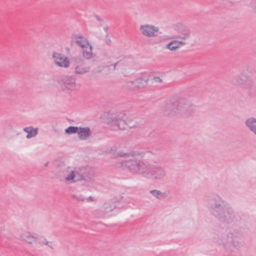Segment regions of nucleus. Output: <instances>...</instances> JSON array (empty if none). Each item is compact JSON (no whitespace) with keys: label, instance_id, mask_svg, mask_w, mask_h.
I'll return each instance as SVG.
<instances>
[{"label":"nucleus","instance_id":"dca6fc26","mask_svg":"<svg viewBox=\"0 0 256 256\" xmlns=\"http://www.w3.org/2000/svg\"><path fill=\"white\" fill-rule=\"evenodd\" d=\"M20 238L27 243L32 244L36 242L37 237L32 236L29 232H24L20 235Z\"/></svg>","mask_w":256,"mask_h":256},{"label":"nucleus","instance_id":"412c9836","mask_svg":"<svg viewBox=\"0 0 256 256\" xmlns=\"http://www.w3.org/2000/svg\"><path fill=\"white\" fill-rule=\"evenodd\" d=\"M177 44L178 42H176V40H172L165 46V48L172 51H176L180 47L179 45H177Z\"/></svg>","mask_w":256,"mask_h":256},{"label":"nucleus","instance_id":"aec40b11","mask_svg":"<svg viewBox=\"0 0 256 256\" xmlns=\"http://www.w3.org/2000/svg\"><path fill=\"white\" fill-rule=\"evenodd\" d=\"M150 193L158 200L164 199L166 196V192H162L161 191L157 190H150Z\"/></svg>","mask_w":256,"mask_h":256},{"label":"nucleus","instance_id":"72a5a7b5","mask_svg":"<svg viewBox=\"0 0 256 256\" xmlns=\"http://www.w3.org/2000/svg\"><path fill=\"white\" fill-rule=\"evenodd\" d=\"M120 62V61L114 63V64H113L112 66H114V70H116V66L119 64Z\"/></svg>","mask_w":256,"mask_h":256},{"label":"nucleus","instance_id":"e433bc0d","mask_svg":"<svg viewBox=\"0 0 256 256\" xmlns=\"http://www.w3.org/2000/svg\"><path fill=\"white\" fill-rule=\"evenodd\" d=\"M47 164H48V163L46 164H45V166H47Z\"/></svg>","mask_w":256,"mask_h":256},{"label":"nucleus","instance_id":"5701e85b","mask_svg":"<svg viewBox=\"0 0 256 256\" xmlns=\"http://www.w3.org/2000/svg\"><path fill=\"white\" fill-rule=\"evenodd\" d=\"M76 44L82 48H84L86 45L89 46V42L84 37H82V38L78 40H76Z\"/></svg>","mask_w":256,"mask_h":256},{"label":"nucleus","instance_id":"2eb2a0df","mask_svg":"<svg viewBox=\"0 0 256 256\" xmlns=\"http://www.w3.org/2000/svg\"><path fill=\"white\" fill-rule=\"evenodd\" d=\"M246 126L256 136V118L251 117L245 121Z\"/></svg>","mask_w":256,"mask_h":256},{"label":"nucleus","instance_id":"9b49d317","mask_svg":"<svg viewBox=\"0 0 256 256\" xmlns=\"http://www.w3.org/2000/svg\"><path fill=\"white\" fill-rule=\"evenodd\" d=\"M52 58L56 65L60 67L68 68L70 66V61L68 58L62 54L54 52Z\"/></svg>","mask_w":256,"mask_h":256},{"label":"nucleus","instance_id":"f8f14e48","mask_svg":"<svg viewBox=\"0 0 256 256\" xmlns=\"http://www.w3.org/2000/svg\"><path fill=\"white\" fill-rule=\"evenodd\" d=\"M141 33L144 36L150 38L154 36V34L157 32L159 28L158 27L150 24L141 25L140 27Z\"/></svg>","mask_w":256,"mask_h":256},{"label":"nucleus","instance_id":"6e6552de","mask_svg":"<svg viewBox=\"0 0 256 256\" xmlns=\"http://www.w3.org/2000/svg\"><path fill=\"white\" fill-rule=\"evenodd\" d=\"M231 82L234 85L245 88H250L252 86L251 79L244 72L233 77Z\"/></svg>","mask_w":256,"mask_h":256},{"label":"nucleus","instance_id":"cd10ccee","mask_svg":"<svg viewBox=\"0 0 256 256\" xmlns=\"http://www.w3.org/2000/svg\"><path fill=\"white\" fill-rule=\"evenodd\" d=\"M83 36L82 35L80 34H74L72 36V38L74 39V42H76V40H78L80 38H82Z\"/></svg>","mask_w":256,"mask_h":256},{"label":"nucleus","instance_id":"0eeeda50","mask_svg":"<svg viewBox=\"0 0 256 256\" xmlns=\"http://www.w3.org/2000/svg\"><path fill=\"white\" fill-rule=\"evenodd\" d=\"M124 116L125 114L123 112L112 114L108 118V124L114 130H124L126 128V125L130 128L134 126L126 123Z\"/></svg>","mask_w":256,"mask_h":256},{"label":"nucleus","instance_id":"b1692460","mask_svg":"<svg viewBox=\"0 0 256 256\" xmlns=\"http://www.w3.org/2000/svg\"><path fill=\"white\" fill-rule=\"evenodd\" d=\"M126 86L132 90L138 89L137 88V84H135V80L133 81L128 82H126Z\"/></svg>","mask_w":256,"mask_h":256},{"label":"nucleus","instance_id":"f704fd0d","mask_svg":"<svg viewBox=\"0 0 256 256\" xmlns=\"http://www.w3.org/2000/svg\"><path fill=\"white\" fill-rule=\"evenodd\" d=\"M104 30L105 31V32L106 33V34H108V26H107L104 27Z\"/></svg>","mask_w":256,"mask_h":256},{"label":"nucleus","instance_id":"f257e3e1","mask_svg":"<svg viewBox=\"0 0 256 256\" xmlns=\"http://www.w3.org/2000/svg\"><path fill=\"white\" fill-rule=\"evenodd\" d=\"M204 202L210 213L218 221L228 224L237 220L238 214L232 206L218 194L212 193L204 198Z\"/></svg>","mask_w":256,"mask_h":256},{"label":"nucleus","instance_id":"473e14b6","mask_svg":"<svg viewBox=\"0 0 256 256\" xmlns=\"http://www.w3.org/2000/svg\"><path fill=\"white\" fill-rule=\"evenodd\" d=\"M176 42H178L177 45H179L180 46V45L184 46L186 44V43L182 41L176 40Z\"/></svg>","mask_w":256,"mask_h":256},{"label":"nucleus","instance_id":"bb28decb","mask_svg":"<svg viewBox=\"0 0 256 256\" xmlns=\"http://www.w3.org/2000/svg\"><path fill=\"white\" fill-rule=\"evenodd\" d=\"M105 43L107 45H110L112 43V41H111L110 39L108 38V34H106V36Z\"/></svg>","mask_w":256,"mask_h":256},{"label":"nucleus","instance_id":"20e7f679","mask_svg":"<svg viewBox=\"0 0 256 256\" xmlns=\"http://www.w3.org/2000/svg\"><path fill=\"white\" fill-rule=\"evenodd\" d=\"M144 152L132 151L128 153H124L123 156L132 157L124 162L123 166L132 173H136L142 176L143 172L146 168L147 162L140 160L136 158H142L144 156Z\"/></svg>","mask_w":256,"mask_h":256},{"label":"nucleus","instance_id":"4468645a","mask_svg":"<svg viewBox=\"0 0 256 256\" xmlns=\"http://www.w3.org/2000/svg\"><path fill=\"white\" fill-rule=\"evenodd\" d=\"M90 130L88 127H79L78 136L80 140H84L88 139L91 136Z\"/></svg>","mask_w":256,"mask_h":256},{"label":"nucleus","instance_id":"6ab92c4d","mask_svg":"<svg viewBox=\"0 0 256 256\" xmlns=\"http://www.w3.org/2000/svg\"><path fill=\"white\" fill-rule=\"evenodd\" d=\"M24 131L28 133V134L26 136L27 138H30L34 137L38 134V128H34L32 126L24 128Z\"/></svg>","mask_w":256,"mask_h":256},{"label":"nucleus","instance_id":"4be33fe9","mask_svg":"<svg viewBox=\"0 0 256 256\" xmlns=\"http://www.w3.org/2000/svg\"><path fill=\"white\" fill-rule=\"evenodd\" d=\"M78 126H70L65 130V133L68 134H78Z\"/></svg>","mask_w":256,"mask_h":256},{"label":"nucleus","instance_id":"c756f323","mask_svg":"<svg viewBox=\"0 0 256 256\" xmlns=\"http://www.w3.org/2000/svg\"><path fill=\"white\" fill-rule=\"evenodd\" d=\"M250 6L256 10V0H252L250 2Z\"/></svg>","mask_w":256,"mask_h":256},{"label":"nucleus","instance_id":"7ed1b4c3","mask_svg":"<svg viewBox=\"0 0 256 256\" xmlns=\"http://www.w3.org/2000/svg\"><path fill=\"white\" fill-rule=\"evenodd\" d=\"M166 114H181L186 116L192 115L195 110V106L184 98L176 100L170 99L164 107Z\"/></svg>","mask_w":256,"mask_h":256},{"label":"nucleus","instance_id":"39448f33","mask_svg":"<svg viewBox=\"0 0 256 256\" xmlns=\"http://www.w3.org/2000/svg\"><path fill=\"white\" fill-rule=\"evenodd\" d=\"M86 170V168L82 167L76 168L73 170H68V174L65 176V180L70 183L84 180L83 185L90 186L94 182L93 174L88 176Z\"/></svg>","mask_w":256,"mask_h":256},{"label":"nucleus","instance_id":"a878e982","mask_svg":"<svg viewBox=\"0 0 256 256\" xmlns=\"http://www.w3.org/2000/svg\"><path fill=\"white\" fill-rule=\"evenodd\" d=\"M72 198L78 202H83L85 200L84 196L80 194H73Z\"/></svg>","mask_w":256,"mask_h":256},{"label":"nucleus","instance_id":"393cba45","mask_svg":"<svg viewBox=\"0 0 256 256\" xmlns=\"http://www.w3.org/2000/svg\"><path fill=\"white\" fill-rule=\"evenodd\" d=\"M190 36V33L188 31L182 34V36H176L174 37V38H181L182 40H186L189 38Z\"/></svg>","mask_w":256,"mask_h":256},{"label":"nucleus","instance_id":"2f4dec72","mask_svg":"<svg viewBox=\"0 0 256 256\" xmlns=\"http://www.w3.org/2000/svg\"><path fill=\"white\" fill-rule=\"evenodd\" d=\"M85 200L88 202H89V201L94 202L95 200V198L94 197L90 196L86 198H85Z\"/></svg>","mask_w":256,"mask_h":256},{"label":"nucleus","instance_id":"9d476101","mask_svg":"<svg viewBox=\"0 0 256 256\" xmlns=\"http://www.w3.org/2000/svg\"><path fill=\"white\" fill-rule=\"evenodd\" d=\"M60 84L64 90H73L76 88V80L73 76H64L60 80Z\"/></svg>","mask_w":256,"mask_h":256},{"label":"nucleus","instance_id":"423d86ee","mask_svg":"<svg viewBox=\"0 0 256 256\" xmlns=\"http://www.w3.org/2000/svg\"><path fill=\"white\" fill-rule=\"evenodd\" d=\"M146 167L142 174V176L146 178L160 180L163 179L166 174L164 168L160 165L150 164L147 162Z\"/></svg>","mask_w":256,"mask_h":256},{"label":"nucleus","instance_id":"1a4fd4ad","mask_svg":"<svg viewBox=\"0 0 256 256\" xmlns=\"http://www.w3.org/2000/svg\"><path fill=\"white\" fill-rule=\"evenodd\" d=\"M123 196L120 195L106 202L101 208V211L104 214L112 212L117 207L116 203L120 202Z\"/></svg>","mask_w":256,"mask_h":256},{"label":"nucleus","instance_id":"7c9ffc66","mask_svg":"<svg viewBox=\"0 0 256 256\" xmlns=\"http://www.w3.org/2000/svg\"><path fill=\"white\" fill-rule=\"evenodd\" d=\"M94 17L96 20L100 23V25L102 26V23L104 22V20L97 15L95 16Z\"/></svg>","mask_w":256,"mask_h":256},{"label":"nucleus","instance_id":"f3484780","mask_svg":"<svg viewBox=\"0 0 256 256\" xmlns=\"http://www.w3.org/2000/svg\"><path fill=\"white\" fill-rule=\"evenodd\" d=\"M82 48V55L83 57L86 60H90L93 57L94 54L92 52V46L89 44V46L86 45L84 48Z\"/></svg>","mask_w":256,"mask_h":256},{"label":"nucleus","instance_id":"f03ea898","mask_svg":"<svg viewBox=\"0 0 256 256\" xmlns=\"http://www.w3.org/2000/svg\"><path fill=\"white\" fill-rule=\"evenodd\" d=\"M211 240L228 252L240 248L242 236L237 232H226L223 228H220L212 234Z\"/></svg>","mask_w":256,"mask_h":256},{"label":"nucleus","instance_id":"ddd939ff","mask_svg":"<svg viewBox=\"0 0 256 256\" xmlns=\"http://www.w3.org/2000/svg\"><path fill=\"white\" fill-rule=\"evenodd\" d=\"M76 63L78 64L75 67L74 72L77 74H84L88 72L89 67L84 66L82 64L83 60L80 58H74Z\"/></svg>","mask_w":256,"mask_h":256},{"label":"nucleus","instance_id":"c9c22d12","mask_svg":"<svg viewBox=\"0 0 256 256\" xmlns=\"http://www.w3.org/2000/svg\"><path fill=\"white\" fill-rule=\"evenodd\" d=\"M48 244H49V242H46V243H44V244H45L46 245H47V246H50V247L51 248H52V246H50Z\"/></svg>","mask_w":256,"mask_h":256},{"label":"nucleus","instance_id":"c85d7f7f","mask_svg":"<svg viewBox=\"0 0 256 256\" xmlns=\"http://www.w3.org/2000/svg\"><path fill=\"white\" fill-rule=\"evenodd\" d=\"M153 80L156 82L162 83V80L159 76H154L153 78Z\"/></svg>","mask_w":256,"mask_h":256},{"label":"nucleus","instance_id":"a211bd4d","mask_svg":"<svg viewBox=\"0 0 256 256\" xmlns=\"http://www.w3.org/2000/svg\"><path fill=\"white\" fill-rule=\"evenodd\" d=\"M148 78L140 77L135 80V84H137L138 89L144 88L148 84Z\"/></svg>","mask_w":256,"mask_h":256}]
</instances>
